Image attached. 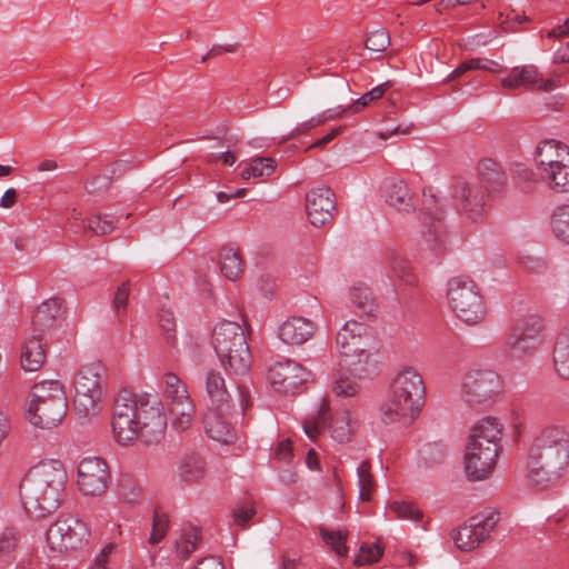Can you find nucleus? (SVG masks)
Here are the masks:
<instances>
[{
	"label": "nucleus",
	"instance_id": "obj_41",
	"mask_svg": "<svg viewBox=\"0 0 569 569\" xmlns=\"http://www.w3.org/2000/svg\"><path fill=\"white\" fill-rule=\"evenodd\" d=\"M206 472L204 460L199 456L187 457L179 467V475L186 482H197Z\"/></svg>",
	"mask_w": 569,
	"mask_h": 569
},
{
	"label": "nucleus",
	"instance_id": "obj_57",
	"mask_svg": "<svg viewBox=\"0 0 569 569\" xmlns=\"http://www.w3.org/2000/svg\"><path fill=\"white\" fill-rule=\"evenodd\" d=\"M254 512V508L251 505L246 503L238 506L232 513L233 520L238 526L244 527L253 517Z\"/></svg>",
	"mask_w": 569,
	"mask_h": 569
},
{
	"label": "nucleus",
	"instance_id": "obj_24",
	"mask_svg": "<svg viewBox=\"0 0 569 569\" xmlns=\"http://www.w3.org/2000/svg\"><path fill=\"white\" fill-rule=\"evenodd\" d=\"M569 161V147L558 140H543L535 150V162L537 170L551 168L553 163Z\"/></svg>",
	"mask_w": 569,
	"mask_h": 569
},
{
	"label": "nucleus",
	"instance_id": "obj_13",
	"mask_svg": "<svg viewBox=\"0 0 569 569\" xmlns=\"http://www.w3.org/2000/svg\"><path fill=\"white\" fill-rule=\"evenodd\" d=\"M495 513L488 516H475L463 526L453 529L450 533L456 547L461 551H471L483 542L497 525Z\"/></svg>",
	"mask_w": 569,
	"mask_h": 569
},
{
	"label": "nucleus",
	"instance_id": "obj_43",
	"mask_svg": "<svg viewBox=\"0 0 569 569\" xmlns=\"http://www.w3.org/2000/svg\"><path fill=\"white\" fill-rule=\"evenodd\" d=\"M346 111V109H342V110H339V111H335V110H326L315 117H311L310 119L301 122V123H298L295 129L292 130L291 133H289L288 138H295L297 136H300V134H303V133H307L308 131H310L311 129L318 127V126H321L322 123H325L326 121H328L329 119H333V118H337V117H340L343 112Z\"/></svg>",
	"mask_w": 569,
	"mask_h": 569
},
{
	"label": "nucleus",
	"instance_id": "obj_55",
	"mask_svg": "<svg viewBox=\"0 0 569 569\" xmlns=\"http://www.w3.org/2000/svg\"><path fill=\"white\" fill-rule=\"evenodd\" d=\"M198 533L190 531L177 541V551L181 557H188L197 547Z\"/></svg>",
	"mask_w": 569,
	"mask_h": 569
},
{
	"label": "nucleus",
	"instance_id": "obj_50",
	"mask_svg": "<svg viewBox=\"0 0 569 569\" xmlns=\"http://www.w3.org/2000/svg\"><path fill=\"white\" fill-rule=\"evenodd\" d=\"M20 540V531L14 526H8L0 532V555H6L16 549Z\"/></svg>",
	"mask_w": 569,
	"mask_h": 569
},
{
	"label": "nucleus",
	"instance_id": "obj_40",
	"mask_svg": "<svg viewBox=\"0 0 569 569\" xmlns=\"http://www.w3.org/2000/svg\"><path fill=\"white\" fill-rule=\"evenodd\" d=\"M359 499L370 501L376 491V482L371 473L370 462L365 460L357 468Z\"/></svg>",
	"mask_w": 569,
	"mask_h": 569
},
{
	"label": "nucleus",
	"instance_id": "obj_11",
	"mask_svg": "<svg viewBox=\"0 0 569 569\" xmlns=\"http://www.w3.org/2000/svg\"><path fill=\"white\" fill-rule=\"evenodd\" d=\"M501 380L491 369L475 368L467 371L461 382V397L470 406L489 405L500 392Z\"/></svg>",
	"mask_w": 569,
	"mask_h": 569
},
{
	"label": "nucleus",
	"instance_id": "obj_34",
	"mask_svg": "<svg viewBox=\"0 0 569 569\" xmlns=\"http://www.w3.org/2000/svg\"><path fill=\"white\" fill-rule=\"evenodd\" d=\"M243 169L241 177L246 180L270 177L276 168L277 161L269 157H257L241 163Z\"/></svg>",
	"mask_w": 569,
	"mask_h": 569
},
{
	"label": "nucleus",
	"instance_id": "obj_2",
	"mask_svg": "<svg viewBox=\"0 0 569 569\" xmlns=\"http://www.w3.org/2000/svg\"><path fill=\"white\" fill-rule=\"evenodd\" d=\"M67 481V470L59 459H46L32 466L20 483L24 511L32 518L53 513L61 506Z\"/></svg>",
	"mask_w": 569,
	"mask_h": 569
},
{
	"label": "nucleus",
	"instance_id": "obj_27",
	"mask_svg": "<svg viewBox=\"0 0 569 569\" xmlns=\"http://www.w3.org/2000/svg\"><path fill=\"white\" fill-rule=\"evenodd\" d=\"M171 426L178 431L190 428L196 417V406L190 396L166 403Z\"/></svg>",
	"mask_w": 569,
	"mask_h": 569
},
{
	"label": "nucleus",
	"instance_id": "obj_46",
	"mask_svg": "<svg viewBox=\"0 0 569 569\" xmlns=\"http://www.w3.org/2000/svg\"><path fill=\"white\" fill-rule=\"evenodd\" d=\"M169 529V518L166 513L154 511L152 518V530L148 542L156 546L163 540Z\"/></svg>",
	"mask_w": 569,
	"mask_h": 569
},
{
	"label": "nucleus",
	"instance_id": "obj_38",
	"mask_svg": "<svg viewBox=\"0 0 569 569\" xmlns=\"http://www.w3.org/2000/svg\"><path fill=\"white\" fill-rule=\"evenodd\" d=\"M513 329L527 338H531L536 342L541 343L545 321L539 315H528L519 319L513 326Z\"/></svg>",
	"mask_w": 569,
	"mask_h": 569
},
{
	"label": "nucleus",
	"instance_id": "obj_21",
	"mask_svg": "<svg viewBox=\"0 0 569 569\" xmlns=\"http://www.w3.org/2000/svg\"><path fill=\"white\" fill-rule=\"evenodd\" d=\"M337 346L340 353L365 351V348L373 346V340L365 325L349 320L337 333Z\"/></svg>",
	"mask_w": 569,
	"mask_h": 569
},
{
	"label": "nucleus",
	"instance_id": "obj_4",
	"mask_svg": "<svg viewBox=\"0 0 569 569\" xmlns=\"http://www.w3.org/2000/svg\"><path fill=\"white\" fill-rule=\"evenodd\" d=\"M426 387L420 372L410 366L402 367L390 381L386 399L379 407L385 423H411L420 413Z\"/></svg>",
	"mask_w": 569,
	"mask_h": 569
},
{
	"label": "nucleus",
	"instance_id": "obj_20",
	"mask_svg": "<svg viewBox=\"0 0 569 569\" xmlns=\"http://www.w3.org/2000/svg\"><path fill=\"white\" fill-rule=\"evenodd\" d=\"M338 366L358 379H366L378 371L375 347L365 348V351H349L340 353Z\"/></svg>",
	"mask_w": 569,
	"mask_h": 569
},
{
	"label": "nucleus",
	"instance_id": "obj_48",
	"mask_svg": "<svg viewBox=\"0 0 569 569\" xmlns=\"http://www.w3.org/2000/svg\"><path fill=\"white\" fill-rule=\"evenodd\" d=\"M116 226V220L107 214H92L88 219V229L97 236H104L110 233Z\"/></svg>",
	"mask_w": 569,
	"mask_h": 569
},
{
	"label": "nucleus",
	"instance_id": "obj_58",
	"mask_svg": "<svg viewBox=\"0 0 569 569\" xmlns=\"http://www.w3.org/2000/svg\"><path fill=\"white\" fill-rule=\"evenodd\" d=\"M160 328L168 333L169 338L176 329V319L173 312L169 309H161L158 313Z\"/></svg>",
	"mask_w": 569,
	"mask_h": 569
},
{
	"label": "nucleus",
	"instance_id": "obj_52",
	"mask_svg": "<svg viewBox=\"0 0 569 569\" xmlns=\"http://www.w3.org/2000/svg\"><path fill=\"white\" fill-rule=\"evenodd\" d=\"M390 88L389 82H383L372 88L370 91L362 94L359 99L355 101L349 108L355 109V111H359L361 108L368 106L370 102L380 99L385 92Z\"/></svg>",
	"mask_w": 569,
	"mask_h": 569
},
{
	"label": "nucleus",
	"instance_id": "obj_39",
	"mask_svg": "<svg viewBox=\"0 0 569 569\" xmlns=\"http://www.w3.org/2000/svg\"><path fill=\"white\" fill-rule=\"evenodd\" d=\"M66 395L62 385L58 380H43L36 383L30 391L29 402L51 403L57 395Z\"/></svg>",
	"mask_w": 569,
	"mask_h": 569
},
{
	"label": "nucleus",
	"instance_id": "obj_16",
	"mask_svg": "<svg viewBox=\"0 0 569 569\" xmlns=\"http://www.w3.org/2000/svg\"><path fill=\"white\" fill-rule=\"evenodd\" d=\"M452 199L458 209L472 222H480L487 214L485 192L481 187L459 181L453 186Z\"/></svg>",
	"mask_w": 569,
	"mask_h": 569
},
{
	"label": "nucleus",
	"instance_id": "obj_31",
	"mask_svg": "<svg viewBox=\"0 0 569 569\" xmlns=\"http://www.w3.org/2000/svg\"><path fill=\"white\" fill-rule=\"evenodd\" d=\"M539 177L551 190L560 193L569 192V160L553 163L551 168L538 170Z\"/></svg>",
	"mask_w": 569,
	"mask_h": 569
},
{
	"label": "nucleus",
	"instance_id": "obj_64",
	"mask_svg": "<svg viewBox=\"0 0 569 569\" xmlns=\"http://www.w3.org/2000/svg\"><path fill=\"white\" fill-rule=\"evenodd\" d=\"M555 63H568L569 62V41L560 47L553 56Z\"/></svg>",
	"mask_w": 569,
	"mask_h": 569
},
{
	"label": "nucleus",
	"instance_id": "obj_15",
	"mask_svg": "<svg viewBox=\"0 0 569 569\" xmlns=\"http://www.w3.org/2000/svg\"><path fill=\"white\" fill-rule=\"evenodd\" d=\"M310 378V372L290 359L276 361L269 368L268 379L277 392L295 395Z\"/></svg>",
	"mask_w": 569,
	"mask_h": 569
},
{
	"label": "nucleus",
	"instance_id": "obj_14",
	"mask_svg": "<svg viewBox=\"0 0 569 569\" xmlns=\"http://www.w3.org/2000/svg\"><path fill=\"white\" fill-rule=\"evenodd\" d=\"M500 84L508 90L523 88L541 92H549L559 87L556 79H546L535 64H521L511 68L505 77L500 78Z\"/></svg>",
	"mask_w": 569,
	"mask_h": 569
},
{
	"label": "nucleus",
	"instance_id": "obj_54",
	"mask_svg": "<svg viewBox=\"0 0 569 569\" xmlns=\"http://www.w3.org/2000/svg\"><path fill=\"white\" fill-rule=\"evenodd\" d=\"M381 548L378 545L362 546L355 562L357 566H365L377 561L381 556Z\"/></svg>",
	"mask_w": 569,
	"mask_h": 569
},
{
	"label": "nucleus",
	"instance_id": "obj_44",
	"mask_svg": "<svg viewBox=\"0 0 569 569\" xmlns=\"http://www.w3.org/2000/svg\"><path fill=\"white\" fill-rule=\"evenodd\" d=\"M319 531L322 540L336 552L337 556L346 557L348 555V548L346 546L348 537L347 530L335 531L321 527Z\"/></svg>",
	"mask_w": 569,
	"mask_h": 569
},
{
	"label": "nucleus",
	"instance_id": "obj_28",
	"mask_svg": "<svg viewBox=\"0 0 569 569\" xmlns=\"http://www.w3.org/2000/svg\"><path fill=\"white\" fill-rule=\"evenodd\" d=\"M552 367L558 378L569 380V325L556 338L552 349Z\"/></svg>",
	"mask_w": 569,
	"mask_h": 569
},
{
	"label": "nucleus",
	"instance_id": "obj_47",
	"mask_svg": "<svg viewBox=\"0 0 569 569\" xmlns=\"http://www.w3.org/2000/svg\"><path fill=\"white\" fill-rule=\"evenodd\" d=\"M389 511L392 512L396 518L402 520L419 521L422 517L419 509L406 501H392L389 505Z\"/></svg>",
	"mask_w": 569,
	"mask_h": 569
},
{
	"label": "nucleus",
	"instance_id": "obj_33",
	"mask_svg": "<svg viewBox=\"0 0 569 569\" xmlns=\"http://www.w3.org/2000/svg\"><path fill=\"white\" fill-rule=\"evenodd\" d=\"M540 343L536 342L531 338H527L519 331L512 328L511 332L506 339L505 346L508 353L512 358L521 359L532 355Z\"/></svg>",
	"mask_w": 569,
	"mask_h": 569
},
{
	"label": "nucleus",
	"instance_id": "obj_10",
	"mask_svg": "<svg viewBox=\"0 0 569 569\" xmlns=\"http://www.w3.org/2000/svg\"><path fill=\"white\" fill-rule=\"evenodd\" d=\"M90 531L87 525L73 515H62L50 526L46 540L49 549L54 553L77 550L89 541Z\"/></svg>",
	"mask_w": 569,
	"mask_h": 569
},
{
	"label": "nucleus",
	"instance_id": "obj_22",
	"mask_svg": "<svg viewBox=\"0 0 569 569\" xmlns=\"http://www.w3.org/2000/svg\"><path fill=\"white\" fill-rule=\"evenodd\" d=\"M316 323L305 317L292 316L278 328L279 339L288 346H302L316 333Z\"/></svg>",
	"mask_w": 569,
	"mask_h": 569
},
{
	"label": "nucleus",
	"instance_id": "obj_26",
	"mask_svg": "<svg viewBox=\"0 0 569 569\" xmlns=\"http://www.w3.org/2000/svg\"><path fill=\"white\" fill-rule=\"evenodd\" d=\"M21 367L24 371L39 370L46 360V350L40 335H32L22 345Z\"/></svg>",
	"mask_w": 569,
	"mask_h": 569
},
{
	"label": "nucleus",
	"instance_id": "obj_3",
	"mask_svg": "<svg viewBox=\"0 0 569 569\" xmlns=\"http://www.w3.org/2000/svg\"><path fill=\"white\" fill-rule=\"evenodd\" d=\"M527 477L539 486L560 479L569 468V430L559 423L547 425L533 435L528 449Z\"/></svg>",
	"mask_w": 569,
	"mask_h": 569
},
{
	"label": "nucleus",
	"instance_id": "obj_37",
	"mask_svg": "<svg viewBox=\"0 0 569 569\" xmlns=\"http://www.w3.org/2000/svg\"><path fill=\"white\" fill-rule=\"evenodd\" d=\"M160 389L166 403L190 396L186 385L173 372H166L162 376Z\"/></svg>",
	"mask_w": 569,
	"mask_h": 569
},
{
	"label": "nucleus",
	"instance_id": "obj_36",
	"mask_svg": "<svg viewBox=\"0 0 569 569\" xmlns=\"http://www.w3.org/2000/svg\"><path fill=\"white\" fill-rule=\"evenodd\" d=\"M350 300L355 307V311L360 316H371L377 310V305L372 297L371 290L365 284H359L351 288Z\"/></svg>",
	"mask_w": 569,
	"mask_h": 569
},
{
	"label": "nucleus",
	"instance_id": "obj_7",
	"mask_svg": "<svg viewBox=\"0 0 569 569\" xmlns=\"http://www.w3.org/2000/svg\"><path fill=\"white\" fill-rule=\"evenodd\" d=\"M106 369L101 362L94 361L81 367L74 382V410L79 418L97 416L102 409Z\"/></svg>",
	"mask_w": 569,
	"mask_h": 569
},
{
	"label": "nucleus",
	"instance_id": "obj_12",
	"mask_svg": "<svg viewBox=\"0 0 569 569\" xmlns=\"http://www.w3.org/2000/svg\"><path fill=\"white\" fill-rule=\"evenodd\" d=\"M111 476L107 462L99 457H86L78 465L77 483L84 496L99 497L109 486Z\"/></svg>",
	"mask_w": 569,
	"mask_h": 569
},
{
	"label": "nucleus",
	"instance_id": "obj_49",
	"mask_svg": "<svg viewBox=\"0 0 569 569\" xmlns=\"http://www.w3.org/2000/svg\"><path fill=\"white\" fill-rule=\"evenodd\" d=\"M390 44L389 32L385 28H380L370 32L366 40V48L375 52H382Z\"/></svg>",
	"mask_w": 569,
	"mask_h": 569
},
{
	"label": "nucleus",
	"instance_id": "obj_42",
	"mask_svg": "<svg viewBox=\"0 0 569 569\" xmlns=\"http://www.w3.org/2000/svg\"><path fill=\"white\" fill-rule=\"evenodd\" d=\"M551 228L560 241L569 244V204H562L555 209L551 216Z\"/></svg>",
	"mask_w": 569,
	"mask_h": 569
},
{
	"label": "nucleus",
	"instance_id": "obj_17",
	"mask_svg": "<svg viewBox=\"0 0 569 569\" xmlns=\"http://www.w3.org/2000/svg\"><path fill=\"white\" fill-rule=\"evenodd\" d=\"M67 403V396L60 393L53 397L51 403L29 402L27 419L33 427L51 429L57 427L66 417Z\"/></svg>",
	"mask_w": 569,
	"mask_h": 569
},
{
	"label": "nucleus",
	"instance_id": "obj_35",
	"mask_svg": "<svg viewBox=\"0 0 569 569\" xmlns=\"http://www.w3.org/2000/svg\"><path fill=\"white\" fill-rule=\"evenodd\" d=\"M358 377L351 376V372L338 367L333 376L332 390L340 397H355L361 388Z\"/></svg>",
	"mask_w": 569,
	"mask_h": 569
},
{
	"label": "nucleus",
	"instance_id": "obj_60",
	"mask_svg": "<svg viewBox=\"0 0 569 569\" xmlns=\"http://www.w3.org/2000/svg\"><path fill=\"white\" fill-rule=\"evenodd\" d=\"M193 569H223V566L219 558L209 556L199 560Z\"/></svg>",
	"mask_w": 569,
	"mask_h": 569
},
{
	"label": "nucleus",
	"instance_id": "obj_8",
	"mask_svg": "<svg viewBox=\"0 0 569 569\" xmlns=\"http://www.w3.org/2000/svg\"><path fill=\"white\" fill-rule=\"evenodd\" d=\"M447 297L450 308L461 321L477 325L485 319L486 308L480 289L469 277L451 278L448 281Z\"/></svg>",
	"mask_w": 569,
	"mask_h": 569
},
{
	"label": "nucleus",
	"instance_id": "obj_45",
	"mask_svg": "<svg viewBox=\"0 0 569 569\" xmlns=\"http://www.w3.org/2000/svg\"><path fill=\"white\" fill-rule=\"evenodd\" d=\"M422 207L425 213L432 220L440 222L445 219L446 211L443 203L441 199L437 198L431 191H423Z\"/></svg>",
	"mask_w": 569,
	"mask_h": 569
},
{
	"label": "nucleus",
	"instance_id": "obj_59",
	"mask_svg": "<svg viewBox=\"0 0 569 569\" xmlns=\"http://www.w3.org/2000/svg\"><path fill=\"white\" fill-rule=\"evenodd\" d=\"M274 459L279 461L288 462L292 457V446L289 439L281 440L276 450H274Z\"/></svg>",
	"mask_w": 569,
	"mask_h": 569
},
{
	"label": "nucleus",
	"instance_id": "obj_30",
	"mask_svg": "<svg viewBox=\"0 0 569 569\" xmlns=\"http://www.w3.org/2000/svg\"><path fill=\"white\" fill-rule=\"evenodd\" d=\"M61 311V303L58 299L51 298L43 301L32 316V328L36 332H46L52 329Z\"/></svg>",
	"mask_w": 569,
	"mask_h": 569
},
{
	"label": "nucleus",
	"instance_id": "obj_56",
	"mask_svg": "<svg viewBox=\"0 0 569 569\" xmlns=\"http://www.w3.org/2000/svg\"><path fill=\"white\" fill-rule=\"evenodd\" d=\"M482 70V58H472L460 63L449 76V79H456L467 71Z\"/></svg>",
	"mask_w": 569,
	"mask_h": 569
},
{
	"label": "nucleus",
	"instance_id": "obj_53",
	"mask_svg": "<svg viewBox=\"0 0 569 569\" xmlns=\"http://www.w3.org/2000/svg\"><path fill=\"white\" fill-rule=\"evenodd\" d=\"M130 295V284L128 281L122 282L118 288L113 297V310L120 316L126 312L127 305Z\"/></svg>",
	"mask_w": 569,
	"mask_h": 569
},
{
	"label": "nucleus",
	"instance_id": "obj_18",
	"mask_svg": "<svg viewBox=\"0 0 569 569\" xmlns=\"http://www.w3.org/2000/svg\"><path fill=\"white\" fill-rule=\"evenodd\" d=\"M335 208V193L330 188L318 187L306 196L307 214L310 223L315 227H322L330 222Z\"/></svg>",
	"mask_w": 569,
	"mask_h": 569
},
{
	"label": "nucleus",
	"instance_id": "obj_62",
	"mask_svg": "<svg viewBox=\"0 0 569 569\" xmlns=\"http://www.w3.org/2000/svg\"><path fill=\"white\" fill-rule=\"evenodd\" d=\"M17 190L13 188H9L4 191L3 196L0 199V207L4 209L12 208L17 202Z\"/></svg>",
	"mask_w": 569,
	"mask_h": 569
},
{
	"label": "nucleus",
	"instance_id": "obj_19",
	"mask_svg": "<svg viewBox=\"0 0 569 569\" xmlns=\"http://www.w3.org/2000/svg\"><path fill=\"white\" fill-rule=\"evenodd\" d=\"M230 409L207 408L203 427L208 437L221 445H231L237 439L232 425L227 420Z\"/></svg>",
	"mask_w": 569,
	"mask_h": 569
},
{
	"label": "nucleus",
	"instance_id": "obj_6",
	"mask_svg": "<svg viewBox=\"0 0 569 569\" xmlns=\"http://www.w3.org/2000/svg\"><path fill=\"white\" fill-rule=\"evenodd\" d=\"M212 348L221 366L234 373L244 375L251 366V353L242 327L223 320L216 325L211 336Z\"/></svg>",
	"mask_w": 569,
	"mask_h": 569
},
{
	"label": "nucleus",
	"instance_id": "obj_1",
	"mask_svg": "<svg viewBox=\"0 0 569 569\" xmlns=\"http://www.w3.org/2000/svg\"><path fill=\"white\" fill-rule=\"evenodd\" d=\"M163 403L157 395L134 396L120 392L113 403L112 435L121 446L132 445L137 439L146 445L160 442L167 429Z\"/></svg>",
	"mask_w": 569,
	"mask_h": 569
},
{
	"label": "nucleus",
	"instance_id": "obj_29",
	"mask_svg": "<svg viewBox=\"0 0 569 569\" xmlns=\"http://www.w3.org/2000/svg\"><path fill=\"white\" fill-rule=\"evenodd\" d=\"M478 173L486 184L488 192H500L506 183L507 176L501 166L493 159L485 158L478 163Z\"/></svg>",
	"mask_w": 569,
	"mask_h": 569
},
{
	"label": "nucleus",
	"instance_id": "obj_51",
	"mask_svg": "<svg viewBox=\"0 0 569 569\" xmlns=\"http://www.w3.org/2000/svg\"><path fill=\"white\" fill-rule=\"evenodd\" d=\"M390 268L393 274L399 278L402 282L412 284L416 281V276L411 271L409 263L400 258L395 257L390 261Z\"/></svg>",
	"mask_w": 569,
	"mask_h": 569
},
{
	"label": "nucleus",
	"instance_id": "obj_32",
	"mask_svg": "<svg viewBox=\"0 0 569 569\" xmlns=\"http://www.w3.org/2000/svg\"><path fill=\"white\" fill-rule=\"evenodd\" d=\"M219 266L222 274L236 281L243 273V260L239 249L233 247H222L219 253Z\"/></svg>",
	"mask_w": 569,
	"mask_h": 569
},
{
	"label": "nucleus",
	"instance_id": "obj_5",
	"mask_svg": "<svg viewBox=\"0 0 569 569\" xmlns=\"http://www.w3.org/2000/svg\"><path fill=\"white\" fill-rule=\"evenodd\" d=\"M502 435V425L495 417H485L471 428L463 457L467 477L473 481L487 479L493 471Z\"/></svg>",
	"mask_w": 569,
	"mask_h": 569
},
{
	"label": "nucleus",
	"instance_id": "obj_9",
	"mask_svg": "<svg viewBox=\"0 0 569 569\" xmlns=\"http://www.w3.org/2000/svg\"><path fill=\"white\" fill-rule=\"evenodd\" d=\"M357 423L358 420L350 410H343L332 419L329 405L327 400L322 399L317 411L308 416L302 427L305 433L311 440H316L329 427L331 437L336 441L345 443L351 439Z\"/></svg>",
	"mask_w": 569,
	"mask_h": 569
},
{
	"label": "nucleus",
	"instance_id": "obj_25",
	"mask_svg": "<svg viewBox=\"0 0 569 569\" xmlns=\"http://www.w3.org/2000/svg\"><path fill=\"white\" fill-rule=\"evenodd\" d=\"M386 202L399 212L415 211L417 201L403 180L391 181L386 189Z\"/></svg>",
	"mask_w": 569,
	"mask_h": 569
},
{
	"label": "nucleus",
	"instance_id": "obj_23",
	"mask_svg": "<svg viewBox=\"0 0 569 569\" xmlns=\"http://www.w3.org/2000/svg\"><path fill=\"white\" fill-rule=\"evenodd\" d=\"M204 390L209 401L207 408L231 409V395L219 371L210 370L206 373Z\"/></svg>",
	"mask_w": 569,
	"mask_h": 569
},
{
	"label": "nucleus",
	"instance_id": "obj_61",
	"mask_svg": "<svg viewBox=\"0 0 569 569\" xmlns=\"http://www.w3.org/2000/svg\"><path fill=\"white\" fill-rule=\"evenodd\" d=\"M569 36V18L562 24L556 26L548 31L547 37L560 39Z\"/></svg>",
	"mask_w": 569,
	"mask_h": 569
},
{
	"label": "nucleus",
	"instance_id": "obj_63",
	"mask_svg": "<svg viewBox=\"0 0 569 569\" xmlns=\"http://www.w3.org/2000/svg\"><path fill=\"white\" fill-rule=\"evenodd\" d=\"M238 50V44L236 43H229V44H213L211 49L208 51V56L217 57L222 53H233Z\"/></svg>",
	"mask_w": 569,
	"mask_h": 569
}]
</instances>
